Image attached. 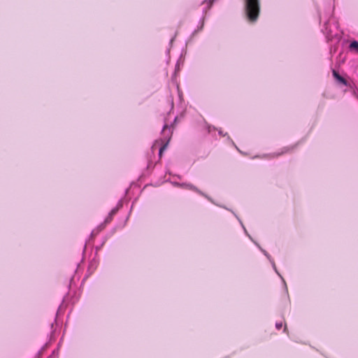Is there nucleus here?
<instances>
[{
    "label": "nucleus",
    "instance_id": "nucleus-1",
    "mask_svg": "<svg viewBox=\"0 0 358 358\" xmlns=\"http://www.w3.org/2000/svg\"><path fill=\"white\" fill-rule=\"evenodd\" d=\"M245 8L248 18L250 21H255L259 12L258 0H245Z\"/></svg>",
    "mask_w": 358,
    "mask_h": 358
},
{
    "label": "nucleus",
    "instance_id": "nucleus-2",
    "mask_svg": "<svg viewBox=\"0 0 358 358\" xmlns=\"http://www.w3.org/2000/svg\"><path fill=\"white\" fill-rule=\"evenodd\" d=\"M333 76L337 80L338 82L343 84L344 85H348V82L346 81V80L343 78L342 76H341L336 71L333 70Z\"/></svg>",
    "mask_w": 358,
    "mask_h": 358
},
{
    "label": "nucleus",
    "instance_id": "nucleus-3",
    "mask_svg": "<svg viewBox=\"0 0 358 358\" xmlns=\"http://www.w3.org/2000/svg\"><path fill=\"white\" fill-rule=\"evenodd\" d=\"M169 141H170V136H169V138L166 140V142L164 143V144L162 146H161V148H159V157L162 156V152L166 150Z\"/></svg>",
    "mask_w": 358,
    "mask_h": 358
},
{
    "label": "nucleus",
    "instance_id": "nucleus-4",
    "mask_svg": "<svg viewBox=\"0 0 358 358\" xmlns=\"http://www.w3.org/2000/svg\"><path fill=\"white\" fill-rule=\"evenodd\" d=\"M350 48L358 52V41H354L350 44Z\"/></svg>",
    "mask_w": 358,
    "mask_h": 358
},
{
    "label": "nucleus",
    "instance_id": "nucleus-5",
    "mask_svg": "<svg viewBox=\"0 0 358 358\" xmlns=\"http://www.w3.org/2000/svg\"><path fill=\"white\" fill-rule=\"evenodd\" d=\"M262 252H263V253H264V255L268 257V259H269L270 262H271V264H272V266H273V267L274 270L275 271V272H276L277 273H278V271H277V270H276V267H275V264L274 262L270 259V255H268V254L265 250H262Z\"/></svg>",
    "mask_w": 358,
    "mask_h": 358
},
{
    "label": "nucleus",
    "instance_id": "nucleus-6",
    "mask_svg": "<svg viewBox=\"0 0 358 358\" xmlns=\"http://www.w3.org/2000/svg\"><path fill=\"white\" fill-rule=\"evenodd\" d=\"M213 1H214V0H208V1H206H206H204L203 2V5H204V4H206V5H207L208 8H209L210 7L211 3H212V2H213Z\"/></svg>",
    "mask_w": 358,
    "mask_h": 358
},
{
    "label": "nucleus",
    "instance_id": "nucleus-7",
    "mask_svg": "<svg viewBox=\"0 0 358 358\" xmlns=\"http://www.w3.org/2000/svg\"><path fill=\"white\" fill-rule=\"evenodd\" d=\"M282 322H276V324H275L276 329H280L282 328Z\"/></svg>",
    "mask_w": 358,
    "mask_h": 358
},
{
    "label": "nucleus",
    "instance_id": "nucleus-8",
    "mask_svg": "<svg viewBox=\"0 0 358 358\" xmlns=\"http://www.w3.org/2000/svg\"><path fill=\"white\" fill-rule=\"evenodd\" d=\"M167 129H168V126H167L166 124V125H164V128H163V132H164V134H166Z\"/></svg>",
    "mask_w": 358,
    "mask_h": 358
},
{
    "label": "nucleus",
    "instance_id": "nucleus-9",
    "mask_svg": "<svg viewBox=\"0 0 358 358\" xmlns=\"http://www.w3.org/2000/svg\"><path fill=\"white\" fill-rule=\"evenodd\" d=\"M188 187L190 188V189H196L195 187H194L192 185H189Z\"/></svg>",
    "mask_w": 358,
    "mask_h": 358
},
{
    "label": "nucleus",
    "instance_id": "nucleus-10",
    "mask_svg": "<svg viewBox=\"0 0 358 358\" xmlns=\"http://www.w3.org/2000/svg\"><path fill=\"white\" fill-rule=\"evenodd\" d=\"M286 330H287V327H286V325H285V328H284V331H286Z\"/></svg>",
    "mask_w": 358,
    "mask_h": 358
}]
</instances>
